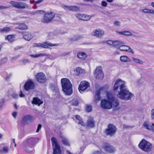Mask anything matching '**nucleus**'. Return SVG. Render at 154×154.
I'll list each match as a JSON object with an SVG mask.
<instances>
[{
	"instance_id": "nucleus-4",
	"label": "nucleus",
	"mask_w": 154,
	"mask_h": 154,
	"mask_svg": "<svg viewBox=\"0 0 154 154\" xmlns=\"http://www.w3.org/2000/svg\"><path fill=\"white\" fill-rule=\"evenodd\" d=\"M39 139L38 138L30 137L26 140V143L24 145L25 151L29 152L28 149H32L34 145L38 141Z\"/></svg>"
},
{
	"instance_id": "nucleus-62",
	"label": "nucleus",
	"mask_w": 154,
	"mask_h": 154,
	"mask_svg": "<svg viewBox=\"0 0 154 154\" xmlns=\"http://www.w3.org/2000/svg\"><path fill=\"white\" fill-rule=\"evenodd\" d=\"M85 1H88V2H93V0H85Z\"/></svg>"
},
{
	"instance_id": "nucleus-42",
	"label": "nucleus",
	"mask_w": 154,
	"mask_h": 154,
	"mask_svg": "<svg viewBox=\"0 0 154 154\" xmlns=\"http://www.w3.org/2000/svg\"><path fill=\"white\" fill-rule=\"evenodd\" d=\"M63 8L64 9L67 10L71 11L72 6L64 5L63 6Z\"/></svg>"
},
{
	"instance_id": "nucleus-13",
	"label": "nucleus",
	"mask_w": 154,
	"mask_h": 154,
	"mask_svg": "<svg viewBox=\"0 0 154 154\" xmlns=\"http://www.w3.org/2000/svg\"><path fill=\"white\" fill-rule=\"evenodd\" d=\"M59 44H52L48 42H44L43 43H35L34 44L35 47H39L47 49L49 46L52 47L57 46Z\"/></svg>"
},
{
	"instance_id": "nucleus-44",
	"label": "nucleus",
	"mask_w": 154,
	"mask_h": 154,
	"mask_svg": "<svg viewBox=\"0 0 154 154\" xmlns=\"http://www.w3.org/2000/svg\"><path fill=\"white\" fill-rule=\"evenodd\" d=\"M113 23L115 25L118 26H120L121 24L120 22L118 21H115Z\"/></svg>"
},
{
	"instance_id": "nucleus-34",
	"label": "nucleus",
	"mask_w": 154,
	"mask_h": 154,
	"mask_svg": "<svg viewBox=\"0 0 154 154\" xmlns=\"http://www.w3.org/2000/svg\"><path fill=\"white\" fill-rule=\"evenodd\" d=\"M23 38L24 39L26 38H33V37L32 36L31 34L28 32H23Z\"/></svg>"
},
{
	"instance_id": "nucleus-19",
	"label": "nucleus",
	"mask_w": 154,
	"mask_h": 154,
	"mask_svg": "<svg viewBox=\"0 0 154 154\" xmlns=\"http://www.w3.org/2000/svg\"><path fill=\"white\" fill-rule=\"evenodd\" d=\"M32 103L33 104L39 106L43 103V101L38 97H34L33 98Z\"/></svg>"
},
{
	"instance_id": "nucleus-51",
	"label": "nucleus",
	"mask_w": 154,
	"mask_h": 154,
	"mask_svg": "<svg viewBox=\"0 0 154 154\" xmlns=\"http://www.w3.org/2000/svg\"><path fill=\"white\" fill-rule=\"evenodd\" d=\"M92 154H101V152L99 151H96L94 152Z\"/></svg>"
},
{
	"instance_id": "nucleus-48",
	"label": "nucleus",
	"mask_w": 154,
	"mask_h": 154,
	"mask_svg": "<svg viewBox=\"0 0 154 154\" xmlns=\"http://www.w3.org/2000/svg\"><path fill=\"white\" fill-rule=\"evenodd\" d=\"M12 115L14 118H16L17 115V113L16 112H14L12 114Z\"/></svg>"
},
{
	"instance_id": "nucleus-33",
	"label": "nucleus",
	"mask_w": 154,
	"mask_h": 154,
	"mask_svg": "<svg viewBox=\"0 0 154 154\" xmlns=\"http://www.w3.org/2000/svg\"><path fill=\"white\" fill-rule=\"evenodd\" d=\"M123 35L127 36H132L134 38L137 37L136 35H133L131 32L128 31H123Z\"/></svg>"
},
{
	"instance_id": "nucleus-54",
	"label": "nucleus",
	"mask_w": 154,
	"mask_h": 154,
	"mask_svg": "<svg viewBox=\"0 0 154 154\" xmlns=\"http://www.w3.org/2000/svg\"><path fill=\"white\" fill-rule=\"evenodd\" d=\"M28 61L29 60H28L24 59L22 60V62L24 63H26L28 62Z\"/></svg>"
},
{
	"instance_id": "nucleus-35",
	"label": "nucleus",
	"mask_w": 154,
	"mask_h": 154,
	"mask_svg": "<svg viewBox=\"0 0 154 154\" xmlns=\"http://www.w3.org/2000/svg\"><path fill=\"white\" fill-rule=\"evenodd\" d=\"M62 142L64 145L68 146H70V144L69 143L67 139L63 137L62 138Z\"/></svg>"
},
{
	"instance_id": "nucleus-15",
	"label": "nucleus",
	"mask_w": 154,
	"mask_h": 154,
	"mask_svg": "<svg viewBox=\"0 0 154 154\" xmlns=\"http://www.w3.org/2000/svg\"><path fill=\"white\" fill-rule=\"evenodd\" d=\"M103 148L106 151L109 153H113L115 151V148L108 143H104Z\"/></svg>"
},
{
	"instance_id": "nucleus-40",
	"label": "nucleus",
	"mask_w": 154,
	"mask_h": 154,
	"mask_svg": "<svg viewBox=\"0 0 154 154\" xmlns=\"http://www.w3.org/2000/svg\"><path fill=\"white\" fill-rule=\"evenodd\" d=\"M86 110L88 112L91 111L92 110V106L91 105H87L86 107Z\"/></svg>"
},
{
	"instance_id": "nucleus-22",
	"label": "nucleus",
	"mask_w": 154,
	"mask_h": 154,
	"mask_svg": "<svg viewBox=\"0 0 154 154\" xmlns=\"http://www.w3.org/2000/svg\"><path fill=\"white\" fill-rule=\"evenodd\" d=\"M109 100H111V102H112V106L115 108H116L117 107L119 104V103L118 100H116L115 98L113 97H112L111 98L109 99Z\"/></svg>"
},
{
	"instance_id": "nucleus-45",
	"label": "nucleus",
	"mask_w": 154,
	"mask_h": 154,
	"mask_svg": "<svg viewBox=\"0 0 154 154\" xmlns=\"http://www.w3.org/2000/svg\"><path fill=\"white\" fill-rule=\"evenodd\" d=\"M15 37V35H8L5 38H12Z\"/></svg>"
},
{
	"instance_id": "nucleus-1",
	"label": "nucleus",
	"mask_w": 154,
	"mask_h": 154,
	"mask_svg": "<svg viewBox=\"0 0 154 154\" xmlns=\"http://www.w3.org/2000/svg\"><path fill=\"white\" fill-rule=\"evenodd\" d=\"M119 86L120 87V91L117 95V97L125 100H131L133 95L126 89L125 82L121 79H119L116 82L114 85L113 90H117Z\"/></svg>"
},
{
	"instance_id": "nucleus-59",
	"label": "nucleus",
	"mask_w": 154,
	"mask_h": 154,
	"mask_svg": "<svg viewBox=\"0 0 154 154\" xmlns=\"http://www.w3.org/2000/svg\"><path fill=\"white\" fill-rule=\"evenodd\" d=\"M14 107L15 109H17V106L16 103H14Z\"/></svg>"
},
{
	"instance_id": "nucleus-23",
	"label": "nucleus",
	"mask_w": 154,
	"mask_h": 154,
	"mask_svg": "<svg viewBox=\"0 0 154 154\" xmlns=\"http://www.w3.org/2000/svg\"><path fill=\"white\" fill-rule=\"evenodd\" d=\"M119 41H112L109 40L107 41L106 42L109 45H113L115 47H117L118 45L119 44Z\"/></svg>"
},
{
	"instance_id": "nucleus-41",
	"label": "nucleus",
	"mask_w": 154,
	"mask_h": 154,
	"mask_svg": "<svg viewBox=\"0 0 154 154\" xmlns=\"http://www.w3.org/2000/svg\"><path fill=\"white\" fill-rule=\"evenodd\" d=\"M82 15L83 14H82L77 13L75 14V16L79 20H82Z\"/></svg>"
},
{
	"instance_id": "nucleus-43",
	"label": "nucleus",
	"mask_w": 154,
	"mask_h": 154,
	"mask_svg": "<svg viewBox=\"0 0 154 154\" xmlns=\"http://www.w3.org/2000/svg\"><path fill=\"white\" fill-rule=\"evenodd\" d=\"M101 5L104 7H106L107 5V3L104 1H103L101 2Z\"/></svg>"
},
{
	"instance_id": "nucleus-2",
	"label": "nucleus",
	"mask_w": 154,
	"mask_h": 154,
	"mask_svg": "<svg viewBox=\"0 0 154 154\" xmlns=\"http://www.w3.org/2000/svg\"><path fill=\"white\" fill-rule=\"evenodd\" d=\"M62 91L66 94L70 95L73 92L72 85L69 80L66 78H62L61 80Z\"/></svg>"
},
{
	"instance_id": "nucleus-37",
	"label": "nucleus",
	"mask_w": 154,
	"mask_h": 154,
	"mask_svg": "<svg viewBox=\"0 0 154 154\" xmlns=\"http://www.w3.org/2000/svg\"><path fill=\"white\" fill-rule=\"evenodd\" d=\"M132 59L133 61H134L136 63L141 64H142L143 63V61L138 59L136 58L133 57L132 58Z\"/></svg>"
},
{
	"instance_id": "nucleus-11",
	"label": "nucleus",
	"mask_w": 154,
	"mask_h": 154,
	"mask_svg": "<svg viewBox=\"0 0 154 154\" xmlns=\"http://www.w3.org/2000/svg\"><path fill=\"white\" fill-rule=\"evenodd\" d=\"M35 78L36 81L40 83H44L47 80L45 74L42 72L37 73L35 75Z\"/></svg>"
},
{
	"instance_id": "nucleus-31",
	"label": "nucleus",
	"mask_w": 154,
	"mask_h": 154,
	"mask_svg": "<svg viewBox=\"0 0 154 154\" xmlns=\"http://www.w3.org/2000/svg\"><path fill=\"white\" fill-rule=\"evenodd\" d=\"M91 17V16L90 15L83 14L82 20L85 21H88L90 19Z\"/></svg>"
},
{
	"instance_id": "nucleus-5",
	"label": "nucleus",
	"mask_w": 154,
	"mask_h": 154,
	"mask_svg": "<svg viewBox=\"0 0 154 154\" xmlns=\"http://www.w3.org/2000/svg\"><path fill=\"white\" fill-rule=\"evenodd\" d=\"M51 141L53 147V154H61L60 147L57 140L55 137H52L51 138Z\"/></svg>"
},
{
	"instance_id": "nucleus-53",
	"label": "nucleus",
	"mask_w": 154,
	"mask_h": 154,
	"mask_svg": "<svg viewBox=\"0 0 154 154\" xmlns=\"http://www.w3.org/2000/svg\"><path fill=\"white\" fill-rule=\"evenodd\" d=\"M12 96L14 98H16L18 97V95L16 94H13Z\"/></svg>"
},
{
	"instance_id": "nucleus-29",
	"label": "nucleus",
	"mask_w": 154,
	"mask_h": 154,
	"mask_svg": "<svg viewBox=\"0 0 154 154\" xmlns=\"http://www.w3.org/2000/svg\"><path fill=\"white\" fill-rule=\"evenodd\" d=\"M11 30V27H6L3 29H0V32L1 33L8 32Z\"/></svg>"
},
{
	"instance_id": "nucleus-17",
	"label": "nucleus",
	"mask_w": 154,
	"mask_h": 154,
	"mask_svg": "<svg viewBox=\"0 0 154 154\" xmlns=\"http://www.w3.org/2000/svg\"><path fill=\"white\" fill-rule=\"evenodd\" d=\"M104 31L102 29H98L94 30L91 33V35L97 38H100L104 35Z\"/></svg>"
},
{
	"instance_id": "nucleus-24",
	"label": "nucleus",
	"mask_w": 154,
	"mask_h": 154,
	"mask_svg": "<svg viewBox=\"0 0 154 154\" xmlns=\"http://www.w3.org/2000/svg\"><path fill=\"white\" fill-rule=\"evenodd\" d=\"M84 70L81 67H78L74 70V72L76 75L79 76L84 72Z\"/></svg>"
},
{
	"instance_id": "nucleus-30",
	"label": "nucleus",
	"mask_w": 154,
	"mask_h": 154,
	"mask_svg": "<svg viewBox=\"0 0 154 154\" xmlns=\"http://www.w3.org/2000/svg\"><path fill=\"white\" fill-rule=\"evenodd\" d=\"M144 126L148 130L152 129L154 127V124L152 123L151 125H149L147 122H145L143 124Z\"/></svg>"
},
{
	"instance_id": "nucleus-56",
	"label": "nucleus",
	"mask_w": 154,
	"mask_h": 154,
	"mask_svg": "<svg viewBox=\"0 0 154 154\" xmlns=\"http://www.w3.org/2000/svg\"><path fill=\"white\" fill-rule=\"evenodd\" d=\"M37 13H38L39 14H44L45 13L44 12L42 11H38L37 12Z\"/></svg>"
},
{
	"instance_id": "nucleus-55",
	"label": "nucleus",
	"mask_w": 154,
	"mask_h": 154,
	"mask_svg": "<svg viewBox=\"0 0 154 154\" xmlns=\"http://www.w3.org/2000/svg\"><path fill=\"white\" fill-rule=\"evenodd\" d=\"M43 0H39L35 2V3L37 4H39L42 2Z\"/></svg>"
},
{
	"instance_id": "nucleus-10",
	"label": "nucleus",
	"mask_w": 154,
	"mask_h": 154,
	"mask_svg": "<svg viewBox=\"0 0 154 154\" xmlns=\"http://www.w3.org/2000/svg\"><path fill=\"white\" fill-rule=\"evenodd\" d=\"M119 45H118L117 47L118 49H119L121 51L128 52L132 54L134 53V52L129 46L125 45V43L119 41Z\"/></svg>"
},
{
	"instance_id": "nucleus-64",
	"label": "nucleus",
	"mask_w": 154,
	"mask_h": 154,
	"mask_svg": "<svg viewBox=\"0 0 154 154\" xmlns=\"http://www.w3.org/2000/svg\"><path fill=\"white\" fill-rule=\"evenodd\" d=\"M13 142L14 143H15V139H13Z\"/></svg>"
},
{
	"instance_id": "nucleus-39",
	"label": "nucleus",
	"mask_w": 154,
	"mask_h": 154,
	"mask_svg": "<svg viewBox=\"0 0 154 154\" xmlns=\"http://www.w3.org/2000/svg\"><path fill=\"white\" fill-rule=\"evenodd\" d=\"M100 90H98L96 92L95 96L97 97V100H100L101 97H100Z\"/></svg>"
},
{
	"instance_id": "nucleus-25",
	"label": "nucleus",
	"mask_w": 154,
	"mask_h": 154,
	"mask_svg": "<svg viewBox=\"0 0 154 154\" xmlns=\"http://www.w3.org/2000/svg\"><path fill=\"white\" fill-rule=\"evenodd\" d=\"M140 11L145 14H154V10L149 9H140Z\"/></svg>"
},
{
	"instance_id": "nucleus-12",
	"label": "nucleus",
	"mask_w": 154,
	"mask_h": 154,
	"mask_svg": "<svg viewBox=\"0 0 154 154\" xmlns=\"http://www.w3.org/2000/svg\"><path fill=\"white\" fill-rule=\"evenodd\" d=\"M24 89L26 91L34 89L35 88V83L31 79L27 80L24 85Z\"/></svg>"
},
{
	"instance_id": "nucleus-20",
	"label": "nucleus",
	"mask_w": 154,
	"mask_h": 154,
	"mask_svg": "<svg viewBox=\"0 0 154 154\" xmlns=\"http://www.w3.org/2000/svg\"><path fill=\"white\" fill-rule=\"evenodd\" d=\"M87 125L89 127L93 128L95 126V122L93 118L91 117L88 120Z\"/></svg>"
},
{
	"instance_id": "nucleus-8",
	"label": "nucleus",
	"mask_w": 154,
	"mask_h": 154,
	"mask_svg": "<svg viewBox=\"0 0 154 154\" xmlns=\"http://www.w3.org/2000/svg\"><path fill=\"white\" fill-rule=\"evenodd\" d=\"M90 84L86 81H81L78 87V90L80 93H83L85 90L90 87Z\"/></svg>"
},
{
	"instance_id": "nucleus-21",
	"label": "nucleus",
	"mask_w": 154,
	"mask_h": 154,
	"mask_svg": "<svg viewBox=\"0 0 154 154\" xmlns=\"http://www.w3.org/2000/svg\"><path fill=\"white\" fill-rule=\"evenodd\" d=\"M77 56L78 58L83 60H85L87 57V55L85 52L81 51L78 52Z\"/></svg>"
},
{
	"instance_id": "nucleus-9",
	"label": "nucleus",
	"mask_w": 154,
	"mask_h": 154,
	"mask_svg": "<svg viewBox=\"0 0 154 154\" xmlns=\"http://www.w3.org/2000/svg\"><path fill=\"white\" fill-rule=\"evenodd\" d=\"M109 100L103 99L101 100L100 103L101 107L103 109H110L112 107V104L111 100H109V98H108Z\"/></svg>"
},
{
	"instance_id": "nucleus-57",
	"label": "nucleus",
	"mask_w": 154,
	"mask_h": 154,
	"mask_svg": "<svg viewBox=\"0 0 154 154\" xmlns=\"http://www.w3.org/2000/svg\"><path fill=\"white\" fill-rule=\"evenodd\" d=\"M4 103V102L3 101L0 102V108L2 107Z\"/></svg>"
},
{
	"instance_id": "nucleus-28",
	"label": "nucleus",
	"mask_w": 154,
	"mask_h": 154,
	"mask_svg": "<svg viewBox=\"0 0 154 154\" xmlns=\"http://www.w3.org/2000/svg\"><path fill=\"white\" fill-rule=\"evenodd\" d=\"M75 118L76 119L79 121L78 122L79 124L83 126H85V124L79 116L78 115H76L75 116Z\"/></svg>"
},
{
	"instance_id": "nucleus-14",
	"label": "nucleus",
	"mask_w": 154,
	"mask_h": 154,
	"mask_svg": "<svg viewBox=\"0 0 154 154\" xmlns=\"http://www.w3.org/2000/svg\"><path fill=\"white\" fill-rule=\"evenodd\" d=\"M116 128L115 126L109 124L108 125V128L105 130V133L107 135L112 136L116 133Z\"/></svg>"
},
{
	"instance_id": "nucleus-50",
	"label": "nucleus",
	"mask_w": 154,
	"mask_h": 154,
	"mask_svg": "<svg viewBox=\"0 0 154 154\" xmlns=\"http://www.w3.org/2000/svg\"><path fill=\"white\" fill-rule=\"evenodd\" d=\"M151 117L152 119H154V109L152 110Z\"/></svg>"
},
{
	"instance_id": "nucleus-36",
	"label": "nucleus",
	"mask_w": 154,
	"mask_h": 154,
	"mask_svg": "<svg viewBox=\"0 0 154 154\" xmlns=\"http://www.w3.org/2000/svg\"><path fill=\"white\" fill-rule=\"evenodd\" d=\"M17 28L20 29L24 30L27 29V27L26 24L23 23L20 24Z\"/></svg>"
},
{
	"instance_id": "nucleus-3",
	"label": "nucleus",
	"mask_w": 154,
	"mask_h": 154,
	"mask_svg": "<svg viewBox=\"0 0 154 154\" xmlns=\"http://www.w3.org/2000/svg\"><path fill=\"white\" fill-rule=\"evenodd\" d=\"M139 147L142 150L146 152L151 150L152 145L144 139H142L138 144Z\"/></svg>"
},
{
	"instance_id": "nucleus-26",
	"label": "nucleus",
	"mask_w": 154,
	"mask_h": 154,
	"mask_svg": "<svg viewBox=\"0 0 154 154\" xmlns=\"http://www.w3.org/2000/svg\"><path fill=\"white\" fill-rule=\"evenodd\" d=\"M4 144H2L0 145V153H7L8 152L9 150V148L8 146H4L3 147V148L2 149L1 148V146H4Z\"/></svg>"
},
{
	"instance_id": "nucleus-38",
	"label": "nucleus",
	"mask_w": 154,
	"mask_h": 154,
	"mask_svg": "<svg viewBox=\"0 0 154 154\" xmlns=\"http://www.w3.org/2000/svg\"><path fill=\"white\" fill-rule=\"evenodd\" d=\"M80 9V8L77 6H72L71 11H79Z\"/></svg>"
},
{
	"instance_id": "nucleus-6",
	"label": "nucleus",
	"mask_w": 154,
	"mask_h": 154,
	"mask_svg": "<svg viewBox=\"0 0 154 154\" xmlns=\"http://www.w3.org/2000/svg\"><path fill=\"white\" fill-rule=\"evenodd\" d=\"M55 14L52 12H49L45 13L41 19V21L45 23H48L51 22L55 17Z\"/></svg>"
},
{
	"instance_id": "nucleus-47",
	"label": "nucleus",
	"mask_w": 154,
	"mask_h": 154,
	"mask_svg": "<svg viewBox=\"0 0 154 154\" xmlns=\"http://www.w3.org/2000/svg\"><path fill=\"white\" fill-rule=\"evenodd\" d=\"M79 104V102L78 100H75L72 103V105L75 106H77Z\"/></svg>"
},
{
	"instance_id": "nucleus-32",
	"label": "nucleus",
	"mask_w": 154,
	"mask_h": 154,
	"mask_svg": "<svg viewBox=\"0 0 154 154\" xmlns=\"http://www.w3.org/2000/svg\"><path fill=\"white\" fill-rule=\"evenodd\" d=\"M120 60L121 61L123 62H126L129 61V58L126 56H122L120 57Z\"/></svg>"
},
{
	"instance_id": "nucleus-7",
	"label": "nucleus",
	"mask_w": 154,
	"mask_h": 154,
	"mask_svg": "<svg viewBox=\"0 0 154 154\" xmlns=\"http://www.w3.org/2000/svg\"><path fill=\"white\" fill-rule=\"evenodd\" d=\"M94 74L96 78L102 80L104 77V75L101 66H97L94 71Z\"/></svg>"
},
{
	"instance_id": "nucleus-52",
	"label": "nucleus",
	"mask_w": 154,
	"mask_h": 154,
	"mask_svg": "<svg viewBox=\"0 0 154 154\" xmlns=\"http://www.w3.org/2000/svg\"><path fill=\"white\" fill-rule=\"evenodd\" d=\"M116 32L117 34H119L120 35H123V31L122 32H119L118 31H116Z\"/></svg>"
},
{
	"instance_id": "nucleus-16",
	"label": "nucleus",
	"mask_w": 154,
	"mask_h": 154,
	"mask_svg": "<svg viewBox=\"0 0 154 154\" xmlns=\"http://www.w3.org/2000/svg\"><path fill=\"white\" fill-rule=\"evenodd\" d=\"M10 4L14 7L19 9H24L27 7L26 4L21 2L11 1Z\"/></svg>"
},
{
	"instance_id": "nucleus-58",
	"label": "nucleus",
	"mask_w": 154,
	"mask_h": 154,
	"mask_svg": "<svg viewBox=\"0 0 154 154\" xmlns=\"http://www.w3.org/2000/svg\"><path fill=\"white\" fill-rule=\"evenodd\" d=\"M7 8L3 6H0V9H4Z\"/></svg>"
},
{
	"instance_id": "nucleus-60",
	"label": "nucleus",
	"mask_w": 154,
	"mask_h": 154,
	"mask_svg": "<svg viewBox=\"0 0 154 154\" xmlns=\"http://www.w3.org/2000/svg\"><path fill=\"white\" fill-rule=\"evenodd\" d=\"M106 1L109 3H111L113 2V0H106Z\"/></svg>"
},
{
	"instance_id": "nucleus-61",
	"label": "nucleus",
	"mask_w": 154,
	"mask_h": 154,
	"mask_svg": "<svg viewBox=\"0 0 154 154\" xmlns=\"http://www.w3.org/2000/svg\"><path fill=\"white\" fill-rule=\"evenodd\" d=\"M151 5L154 7V2H152L151 4Z\"/></svg>"
},
{
	"instance_id": "nucleus-46",
	"label": "nucleus",
	"mask_w": 154,
	"mask_h": 154,
	"mask_svg": "<svg viewBox=\"0 0 154 154\" xmlns=\"http://www.w3.org/2000/svg\"><path fill=\"white\" fill-rule=\"evenodd\" d=\"M42 125L40 124H39L38 126V127L36 131V132H38L42 128Z\"/></svg>"
},
{
	"instance_id": "nucleus-63",
	"label": "nucleus",
	"mask_w": 154,
	"mask_h": 154,
	"mask_svg": "<svg viewBox=\"0 0 154 154\" xmlns=\"http://www.w3.org/2000/svg\"><path fill=\"white\" fill-rule=\"evenodd\" d=\"M2 135L0 134V139H1L2 138Z\"/></svg>"
},
{
	"instance_id": "nucleus-18",
	"label": "nucleus",
	"mask_w": 154,
	"mask_h": 154,
	"mask_svg": "<svg viewBox=\"0 0 154 154\" xmlns=\"http://www.w3.org/2000/svg\"><path fill=\"white\" fill-rule=\"evenodd\" d=\"M33 120L34 117L30 115H26L23 117L21 121V122L24 125L27 124Z\"/></svg>"
},
{
	"instance_id": "nucleus-49",
	"label": "nucleus",
	"mask_w": 154,
	"mask_h": 154,
	"mask_svg": "<svg viewBox=\"0 0 154 154\" xmlns=\"http://www.w3.org/2000/svg\"><path fill=\"white\" fill-rule=\"evenodd\" d=\"M19 96H20V97H25L24 94L23 93V92L21 91H20Z\"/></svg>"
},
{
	"instance_id": "nucleus-27",
	"label": "nucleus",
	"mask_w": 154,
	"mask_h": 154,
	"mask_svg": "<svg viewBox=\"0 0 154 154\" xmlns=\"http://www.w3.org/2000/svg\"><path fill=\"white\" fill-rule=\"evenodd\" d=\"M30 56L32 57L37 58L40 57H43V56H48V55L46 54H30L29 55Z\"/></svg>"
}]
</instances>
